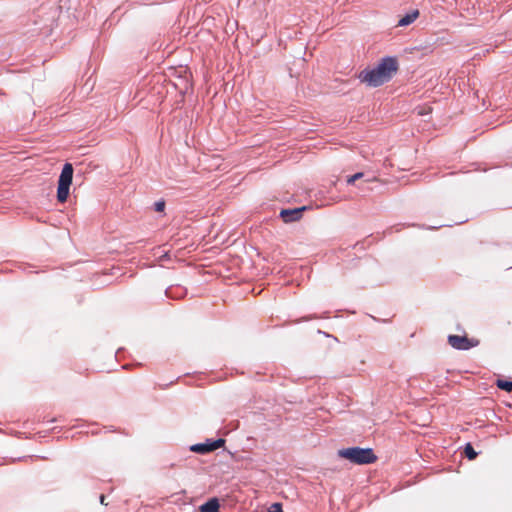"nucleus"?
Masks as SVG:
<instances>
[{"mask_svg":"<svg viewBox=\"0 0 512 512\" xmlns=\"http://www.w3.org/2000/svg\"><path fill=\"white\" fill-rule=\"evenodd\" d=\"M398 69L399 64L395 57H385L373 69L363 70L359 79L370 87H378L390 81Z\"/></svg>","mask_w":512,"mask_h":512,"instance_id":"1","label":"nucleus"},{"mask_svg":"<svg viewBox=\"0 0 512 512\" xmlns=\"http://www.w3.org/2000/svg\"><path fill=\"white\" fill-rule=\"evenodd\" d=\"M338 455L339 457L347 459L357 465L372 464L377 460V456L371 448H345L339 450Z\"/></svg>","mask_w":512,"mask_h":512,"instance_id":"2","label":"nucleus"},{"mask_svg":"<svg viewBox=\"0 0 512 512\" xmlns=\"http://www.w3.org/2000/svg\"><path fill=\"white\" fill-rule=\"evenodd\" d=\"M73 171L71 163H66L62 168L57 188V199L60 203L67 201L70 185L72 184Z\"/></svg>","mask_w":512,"mask_h":512,"instance_id":"3","label":"nucleus"},{"mask_svg":"<svg viewBox=\"0 0 512 512\" xmlns=\"http://www.w3.org/2000/svg\"><path fill=\"white\" fill-rule=\"evenodd\" d=\"M448 343L457 350H468L479 345V340L467 336L449 335Z\"/></svg>","mask_w":512,"mask_h":512,"instance_id":"4","label":"nucleus"},{"mask_svg":"<svg viewBox=\"0 0 512 512\" xmlns=\"http://www.w3.org/2000/svg\"><path fill=\"white\" fill-rule=\"evenodd\" d=\"M224 444L225 440L219 438L217 440L207 441L206 443L192 445L190 449L195 453L206 454L224 446Z\"/></svg>","mask_w":512,"mask_h":512,"instance_id":"5","label":"nucleus"},{"mask_svg":"<svg viewBox=\"0 0 512 512\" xmlns=\"http://www.w3.org/2000/svg\"><path fill=\"white\" fill-rule=\"evenodd\" d=\"M304 210H306L305 206L294 209H282L280 211V217L285 223L296 222L302 218Z\"/></svg>","mask_w":512,"mask_h":512,"instance_id":"6","label":"nucleus"},{"mask_svg":"<svg viewBox=\"0 0 512 512\" xmlns=\"http://www.w3.org/2000/svg\"><path fill=\"white\" fill-rule=\"evenodd\" d=\"M220 504L217 498H211L199 507L200 512H219Z\"/></svg>","mask_w":512,"mask_h":512,"instance_id":"7","label":"nucleus"},{"mask_svg":"<svg viewBox=\"0 0 512 512\" xmlns=\"http://www.w3.org/2000/svg\"><path fill=\"white\" fill-rule=\"evenodd\" d=\"M418 16H419V11L415 10L412 13L407 14L404 17H402L398 22V26H407V25L411 24L412 22H414Z\"/></svg>","mask_w":512,"mask_h":512,"instance_id":"8","label":"nucleus"},{"mask_svg":"<svg viewBox=\"0 0 512 512\" xmlns=\"http://www.w3.org/2000/svg\"><path fill=\"white\" fill-rule=\"evenodd\" d=\"M464 454L469 460H474L477 457V452L474 450L470 443H467L464 448Z\"/></svg>","mask_w":512,"mask_h":512,"instance_id":"9","label":"nucleus"},{"mask_svg":"<svg viewBox=\"0 0 512 512\" xmlns=\"http://www.w3.org/2000/svg\"><path fill=\"white\" fill-rule=\"evenodd\" d=\"M497 387L502 389V390H504V391L512 392V382L511 381L498 380L497 381Z\"/></svg>","mask_w":512,"mask_h":512,"instance_id":"10","label":"nucleus"},{"mask_svg":"<svg viewBox=\"0 0 512 512\" xmlns=\"http://www.w3.org/2000/svg\"><path fill=\"white\" fill-rule=\"evenodd\" d=\"M362 177H363V173H361V172L356 173V174H354V175H352V176H349V177L347 178V183H348V184H353L356 180H358V179H360V178H362Z\"/></svg>","mask_w":512,"mask_h":512,"instance_id":"11","label":"nucleus"},{"mask_svg":"<svg viewBox=\"0 0 512 512\" xmlns=\"http://www.w3.org/2000/svg\"><path fill=\"white\" fill-rule=\"evenodd\" d=\"M268 512H283L282 505L280 503H273L269 508Z\"/></svg>","mask_w":512,"mask_h":512,"instance_id":"12","label":"nucleus"},{"mask_svg":"<svg viewBox=\"0 0 512 512\" xmlns=\"http://www.w3.org/2000/svg\"><path fill=\"white\" fill-rule=\"evenodd\" d=\"M430 108H425V107H418L417 108V114L422 116V115H425V114H428L430 112Z\"/></svg>","mask_w":512,"mask_h":512,"instance_id":"13","label":"nucleus"},{"mask_svg":"<svg viewBox=\"0 0 512 512\" xmlns=\"http://www.w3.org/2000/svg\"><path fill=\"white\" fill-rule=\"evenodd\" d=\"M165 208V202L164 201H160V202H156L155 203V210L158 211V212H162Z\"/></svg>","mask_w":512,"mask_h":512,"instance_id":"14","label":"nucleus"},{"mask_svg":"<svg viewBox=\"0 0 512 512\" xmlns=\"http://www.w3.org/2000/svg\"><path fill=\"white\" fill-rule=\"evenodd\" d=\"M100 503H101L102 505H107V503L105 502V496H104V495H101V496H100Z\"/></svg>","mask_w":512,"mask_h":512,"instance_id":"15","label":"nucleus"}]
</instances>
